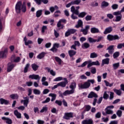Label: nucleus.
I'll return each instance as SVG.
<instances>
[{"mask_svg": "<svg viewBox=\"0 0 124 124\" xmlns=\"http://www.w3.org/2000/svg\"><path fill=\"white\" fill-rule=\"evenodd\" d=\"M31 67L33 71H36L38 70V68H39V66L35 63L31 64Z\"/></svg>", "mask_w": 124, "mask_h": 124, "instance_id": "nucleus-18", "label": "nucleus"}, {"mask_svg": "<svg viewBox=\"0 0 124 124\" xmlns=\"http://www.w3.org/2000/svg\"><path fill=\"white\" fill-rule=\"evenodd\" d=\"M111 8L113 10H116L119 8V5L118 4H113L111 5Z\"/></svg>", "mask_w": 124, "mask_h": 124, "instance_id": "nucleus-44", "label": "nucleus"}, {"mask_svg": "<svg viewBox=\"0 0 124 124\" xmlns=\"http://www.w3.org/2000/svg\"><path fill=\"white\" fill-rule=\"evenodd\" d=\"M87 15V13H86L85 12H82L79 14H78V17L79 18H84V17H85V16H86Z\"/></svg>", "mask_w": 124, "mask_h": 124, "instance_id": "nucleus-42", "label": "nucleus"}, {"mask_svg": "<svg viewBox=\"0 0 124 124\" xmlns=\"http://www.w3.org/2000/svg\"><path fill=\"white\" fill-rule=\"evenodd\" d=\"M72 3L73 5H79V4L81 3V0H75L74 1H72Z\"/></svg>", "mask_w": 124, "mask_h": 124, "instance_id": "nucleus-36", "label": "nucleus"}, {"mask_svg": "<svg viewBox=\"0 0 124 124\" xmlns=\"http://www.w3.org/2000/svg\"><path fill=\"white\" fill-rule=\"evenodd\" d=\"M68 54L69 56L71 58L72 57H73V56H75V55H76V51L73 50H69Z\"/></svg>", "mask_w": 124, "mask_h": 124, "instance_id": "nucleus-29", "label": "nucleus"}, {"mask_svg": "<svg viewBox=\"0 0 124 124\" xmlns=\"http://www.w3.org/2000/svg\"><path fill=\"white\" fill-rule=\"evenodd\" d=\"M113 92L114 93H115L117 95L120 96V95H122V90H118V89H113Z\"/></svg>", "mask_w": 124, "mask_h": 124, "instance_id": "nucleus-34", "label": "nucleus"}, {"mask_svg": "<svg viewBox=\"0 0 124 124\" xmlns=\"http://www.w3.org/2000/svg\"><path fill=\"white\" fill-rule=\"evenodd\" d=\"M29 78L30 79H32L34 80H38V83H39V80H40V77L38 75L33 74V75H30L29 77Z\"/></svg>", "mask_w": 124, "mask_h": 124, "instance_id": "nucleus-9", "label": "nucleus"}, {"mask_svg": "<svg viewBox=\"0 0 124 124\" xmlns=\"http://www.w3.org/2000/svg\"><path fill=\"white\" fill-rule=\"evenodd\" d=\"M76 31H77V30L74 29H68L67 31L65 33V37H68V36H69L70 34H73L74 33H75Z\"/></svg>", "mask_w": 124, "mask_h": 124, "instance_id": "nucleus-5", "label": "nucleus"}, {"mask_svg": "<svg viewBox=\"0 0 124 124\" xmlns=\"http://www.w3.org/2000/svg\"><path fill=\"white\" fill-rule=\"evenodd\" d=\"M38 124H44V121L41 120H38L37 122Z\"/></svg>", "mask_w": 124, "mask_h": 124, "instance_id": "nucleus-64", "label": "nucleus"}, {"mask_svg": "<svg viewBox=\"0 0 124 124\" xmlns=\"http://www.w3.org/2000/svg\"><path fill=\"white\" fill-rule=\"evenodd\" d=\"M92 18H93L92 16L88 15L85 17V19L86 21H91V20H92Z\"/></svg>", "mask_w": 124, "mask_h": 124, "instance_id": "nucleus-55", "label": "nucleus"}, {"mask_svg": "<svg viewBox=\"0 0 124 124\" xmlns=\"http://www.w3.org/2000/svg\"><path fill=\"white\" fill-rule=\"evenodd\" d=\"M93 97H95V98H97L98 96L97 94L95 93L94 92H92L88 94V98H93Z\"/></svg>", "mask_w": 124, "mask_h": 124, "instance_id": "nucleus-15", "label": "nucleus"}, {"mask_svg": "<svg viewBox=\"0 0 124 124\" xmlns=\"http://www.w3.org/2000/svg\"><path fill=\"white\" fill-rule=\"evenodd\" d=\"M55 104H57L59 106H62V102L61 100H56L55 101Z\"/></svg>", "mask_w": 124, "mask_h": 124, "instance_id": "nucleus-51", "label": "nucleus"}, {"mask_svg": "<svg viewBox=\"0 0 124 124\" xmlns=\"http://www.w3.org/2000/svg\"><path fill=\"white\" fill-rule=\"evenodd\" d=\"M82 49H88L90 48V44L88 43H84L81 45Z\"/></svg>", "mask_w": 124, "mask_h": 124, "instance_id": "nucleus-28", "label": "nucleus"}, {"mask_svg": "<svg viewBox=\"0 0 124 124\" xmlns=\"http://www.w3.org/2000/svg\"><path fill=\"white\" fill-rule=\"evenodd\" d=\"M95 118L97 119H100L101 118V112H97L95 115Z\"/></svg>", "mask_w": 124, "mask_h": 124, "instance_id": "nucleus-56", "label": "nucleus"}, {"mask_svg": "<svg viewBox=\"0 0 124 124\" xmlns=\"http://www.w3.org/2000/svg\"><path fill=\"white\" fill-rule=\"evenodd\" d=\"M29 67H30V63H28L26 65L24 68V73H27V72H28V70L29 69Z\"/></svg>", "mask_w": 124, "mask_h": 124, "instance_id": "nucleus-50", "label": "nucleus"}, {"mask_svg": "<svg viewBox=\"0 0 124 124\" xmlns=\"http://www.w3.org/2000/svg\"><path fill=\"white\" fill-rule=\"evenodd\" d=\"M91 32L92 33H99V29L95 27H93L91 29Z\"/></svg>", "mask_w": 124, "mask_h": 124, "instance_id": "nucleus-21", "label": "nucleus"}, {"mask_svg": "<svg viewBox=\"0 0 124 124\" xmlns=\"http://www.w3.org/2000/svg\"><path fill=\"white\" fill-rule=\"evenodd\" d=\"M112 67L114 70L118 69V67H120V62L113 63L112 64Z\"/></svg>", "mask_w": 124, "mask_h": 124, "instance_id": "nucleus-39", "label": "nucleus"}, {"mask_svg": "<svg viewBox=\"0 0 124 124\" xmlns=\"http://www.w3.org/2000/svg\"><path fill=\"white\" fill-rule=\"evenodd\" d=\"M14 114L16 117L17 119L22 118V114H21V113L18 112L17 110H15L14 112Z\"/></svg>", "mask_w": 124, "mask_h": 124, "instance_id": "nucleus-19", "label": "nucleus"}, {"mask_svg": "<svg viewBox=\"0 0 124 124\" xmlns=\"http://www.w3.org/2000/svg\"><path fill=\"white\" fill-rule=\"evenodd\" d=\"M77 86V84H76V82L73 81L71 83L69 88L71 89V90H66L65 91V94L67 93L68 94H73L74 93H75V89H76V87Z\"/></svg>", "mask_w": 124, "mask_h": 124, "instance_id": "nucleus-3", "label": "nucleus"}, {"mask_svg": "<svg viewBox=\"0 0 124 124\" xmlns=\"http://www.w3.org/2000/svg\"><path fill=\"white\" fill-rule=\"evenodd\" d=\"M10 97L12 98V99H18L19 98V96L18 94H13L10 95Z\"/></svg>", "mask_w": 124, "mask_h": 124, "instance_id": "nucleus-37", "label": "nucleus"}, {"mask_svg": "<svg viewBox=\"0 0 124 124\" xmlns=\"http://www.w3.org/2000/svg\"><path fill=\"white\" fill-rule=\"evenodd\" d=\"M16 65L11 63L9 62L8 63V67H7V72H10L13 69V68H14Z\"/></svg>", "mask_w": 124, "mask_h": 124, "instance_id": "nucleus-10", "label": "nucleus"}, {"mask_svg": "<svg viewBox=\"0 0 124 124\" xmlns=\"http://www.w3.org/2000/svg\"><path fill=\"white\" fill-rule=\"evenodd\" d=\"M33 93L34 94L39 95L41 94V91L37 89H33Z\"/></svg>", "mask_w": 124, "mask_h": 124, "instance_id": "nucleus-33", "label": "nucleus"}, {"mask_svg": "<svg viewBox=\"0 0 124 124\" xmlns=\"http://www.w3.org/2000/svg\"><path fill=\"white\" fill-rule=\"evenodd\" d=\"M62 80H63V78L62 77H59L56 78H55L53 81L54 82H58L59 81H62Z\"/></svg>", "mask_w": 124, "mask_h": 124, "instance_id": "nucleus-46", "label": "nucleus"}, {"mask_svg": "<svg viewBox=\"0 0 124 124\" xmlns=\"http://www.w3.org/2000/svg\"><path fill=\"white\" fill-rule=\"evenodd\" d=\"M84 108H85V110H86L87 112H89V111L91 110V108H92V107L90 105H85L84 106Z\"/></svg>", "mask_w": 124, "mask_h": 124, "instance_id": "nucleus-53", "label": "nucleus"}, {"mask_svg": "<svg viewBox=\"0 0 124 124\" xmlns=\"http://www.w3.org/2000/svg\"><path fill=\"white\" fill-rule=\"evenodd\" d=\"M8 54V48H6L3 51H0V58H2L4 59L7 56Z\"/></svg>", "mask_w": 124, "mask_h": 124, "instance_id": "nucleus-6", "label": "nucleus"}, {"mask_svg": "<svg viewBox=\"0 0 124 124\" xmlns=\"http://www.w3.org/2000/svg\"><path fill=\"white\" fill-rule=\"evenodd\" d=\"M114 47H115V46L111 45V46H109L107 48V50H108L109 54H110L111 55H112V54H113V53H114V51H115V49H114Z\"/></svg>", "mask_w": 124, "mask_h": 124, "instance_id": "nucleus-13", "label": "nucleus"}, {"mask_svg": "<svg viewBox=\"0 0 124 124\" xmlns=\"http://www.w3.org/2000/svg\"><path fill=\"white\" fill-rule=\"evenodd\" d=\"M118 124V120H114V121H111L109 124Z\"/></svg>", "mask_w": 124, "mask_h": 124, "instance_id": "nucleus-63", "label": "nucleus"}, {"mask_svg": "<svg viewBox=\"0 0 124 124\" xmlns=\"http://www.w3.org/2000/svg\"><path fill=\"white\" fill-rule=\"evenodd\" d=\"M119 56H120V52L117 51L113 54V57L114 59H117V58H118V57H119Z\"/></svg>", "mask_w": 124, "mask_h": 124, "instance_id": "nucleus-49", "label": "nucleus"}, {"mask_svg": "<svg viewBox=\"0 0 124 124\" xmlns=\"http://www.w3.org/2000/svg\"><path fill=\"white\" fill-rule=\"evenodd\" d=\"M106 113L107 114V115H113L114 113V111L113 110L110 109V108H106Z\"/></svg>", "mask_w": 124, "mask_h": 124, "instance_id": "nucleus-27", "label": "nucleus"}, {"mask_svg": "<svg viewBox=\"0 0 124 124\" xmlns=\"http://www.w3.org/2000/svg\"><path fill=\"white\" fill-rule=\"evenodd\" d=\"M33 111L34 113H37L38 114H39V108L37 107H34L33 108Z\"/></svg>", "mask_w": 124, "mask_h": 124, "instance_id": "nucleus-60", "label": "nucleus"}, {"mask_svg": "<svg viewBox=\"0 0 124 124\" xmlns=\"http://www.w3.org/2000/svg\"><path fill=\"white\" fill-rule=\"evenodd\" d=\"M109 6V2L104 0L102 2L101 4V8H104V7H108Z\"/></svg>", "mask_w": 124, "mask_h": 124, "instance_id": "nucleus-20", "label": "nucleus"}, {"mask_svg": "<svg viewBox=\"0 0 124 124\" xmlns=\"http://www.w3.org/2000/svg\"><path fill=\"white\" fill-rule=\"evenodd\" d=\"M89 30H90V25H87L85 26V29H81L80 31L82 32L84 35H87L88 32H89Z\"/></svg>", "mask_w": 124, "mask_h": 124, "instance_id": "nucleus-8", "label": "nucleus"}, {"mask_svg": "<svg viewBox=\"0 0 124 124\" xmlns=\"http://www.w3.org/2000/svg\"><path fill=\"white\" fill-rule=\"evenodd\" d=\"M123 12H124V7L120 10V11L114 12L113 13V15H114V16H118L119 14H122V13Z\"/></svg>", "mask_w": 124, "mask_h": 124, "instance_id": "nucleus-30", "label": "nucleus"}, {"mask_svg": "<svg viewBox=\"0 0 124 124\" xmlns=\"http://www.w3.org/2000/svg\"><path fill=\"white\" fill-rule=\"evenodd\" d=\"M66 85H67V83H66V82H64V81H62L61 82L58 83L59 86L62 87V88H65Z\"/></svg>", "mask_w": 124, "mask_h": 124, "instance_id": "nucleus-40", "label": "nucleus"}, {"mask_svg": "<svg viewBox=\"0 0 124 124\" xmlns=\"http://www.w3.org/2000/svg\"><path fill=\"white\" fill-rule=\"evenodd\" d=\"M88 61H85L81 65H79L78 67H85L88 64Z\"/></svg>", "mask_w": 124, "mask_h": 124, "instance_id": "nucleus-54", "label": "nucleus"}, {"mask_svg": "<svg viewBox=\"0 0 124 124\" xmlns=\"http://www.w3.org/2000/svg\"><path fill=\"white\" fill-rule=\"evenodd\" d=\"M49 96H51V101L53 102V101H54V100H56V98H57V94L53 93H50L48 94Z\"/></svg>", "mask_w": 124, "mask_h": 124, "instance_id": "nucleus-22", "label": "nucleus"}, {"mask_svg": "<svg viewBox=\"0 0 124 124\" xmlns=\"http://www.w3.org/2000/svg\"><path fill=\"white\" fill-rule=\"evenodd\" d=\"M97 57H98V55H97V53L95 52H92L90 54L91 59H95V58H97Z\"/></svg>", "mask_w": 124, "mask_h": 124, "instance_id": "nucleus-35", "label": "nucleus"}, {"mask_svg": "<svg viewBox=\"0 0 124 124\" xmlns=\"http://www.w3.org/2000/svg\"><path fill=\"white\" fill-rule=\"evenodd\" d=\"M94 83V79H88L84 84L78 85V88H80V89H89L91 87V83L93 84Z\"/></svg>", "mask_w": 124, "mask_h": 124, "instance_id": "nucleus-2", "label": "nucleus"}, {"mask_svg": "<svg viewBox=\"0 0 124 124\" xmlns=\"http://www.w3.org/2000/svg\"><path fill=\"white\" fill-rule=\"evenodd\" d=\"M47 30V26H43L42 27V33H44V32H45V31H46Z\"/></svg>", "mask_w": 124, "mask_h": 124, "instance_id": "nucleus-58", "label": "nucleus"}, {"mask_svg": "<svg viewBox=\"0 0 124 124\" xmlns=\"http://www.w3.org/2000/svg\"><path fill=\"white\" fill-rule=\"evenodd\" d=\"M62 12L61 11L57 10L56 11H55L53 14L54 17H59L60 16V14H61Z\"/></svg>", "mask_w": 124, "mask_h": 124, "instance_id": "nucleus-41", "label": "nucleus"}, {"mask_svg": "<svg viewBox=\"0 0 124 124\" xmlns=\"http://www.w3.org/2000/svg\"><path fill=\"white\" fill-rule=\"evenodd\" d=\"M108 97H109V94H107V92L105 91L103 94V99L107 100L108 99Z\"/></svg>", "mask_w": 124, "mask_h": 124, "instance_id": "nucleus-48", "label": "nucleus"}, {"mask_svg": "<svg viewBox=\"0 0 124 124\" xmlns=\"http://www.w3.org/2000/svg\"><path fill=\"white\" fill-rule=\"evenodd\" d=\"M63 118L65 120H70V119L73 118V112L65 113Z\"/></svg>", "mask_w": 124, "mask_h": 124, "instance_id": "nucleus-7", "label": "nucleus"}, {"mask_svg": "<svg viewBox=\"0 0 124 124\" xmlns=\"http://www.w3.org/2000/svg\"><path fill=\"white\" fill-rule=\"evenodd\" d=\"M1 119L3 120V121H5L6 124H12V120H11L10 118L5 117H1Z\"/></svg>", "mask_w": 124, "mask_h": 124, "instance_id": "nucleus-14", "label": "nucleus"}, {"mask_svg": "<svg viewBox=\"0 0 124 124\" xmlns=\"http://www.w3.org/2000/svg\"><path fill=\"white\" fill-rule=\"evenodd\" d=\"M48 72H50L51 75L52 76H56V72L54 71L53 70H50V69H47Z\"/></svg>", "mask_w": 124, "mask_h": 124, "instance_id": "nucleus-45", "label": "nucleus"}, {"mask_svg": "<svg viewBox=\"0 0 124 124\" xmlns=\"http://www.w3.org/2000/svg\"><path fill=\"white\" fill-rule=\"evenodd\" d=\"M109 61H110V59L109 58H106L102 60V65H103L104 64H109Z\"/></svg>", "mask_w": 124, "mask_h": 124, "instance_id": "nucleus-25", "label": "nucleus"}, {"mask_svg": "<svg viewBox=\"0 0 124 124\" xmlns=\"http://www.w3.org/2000/svg\"><path fill=\"white\" fill-rule=\"evenodd\" d=\"M88 41L90 43H94L96 42V39H94L92 37L88 38Z\"/></svg>", "mask_w": 124, "mask_h": 124, "instance_id": "nucleus-47", "label": "nucleus"}, {"mask_svg": "<svg viewBox=\"0 0 124 124\" xmlns=\"http://www.w3.org/2000/svg\"><path fill=\"white\" fill-rule=\"evenodd\" d=\"M48 111V107H43L40 110V113H44V112H47Z\"/></svg>", "mask_w": 124, "mask_h": 124, "instance_id": "nucleus-43", "label": "nucleus"}, {"mask_svg": "<svg viewBox=\"0 0 124 124\" xmlns=\"http://www.w3.org/2000/svg\"><path fill=\"white\" fill-rule=\"evenodd\" d=\"M116 114L118 117H122V115L123 114V111L121 110H118L117 112H116Z\"/></svg>", "mask_w": 124, "mask_h": 124, "instance_id": "nucleus-57", "label": "nucleus"}, {"mask_svg": "<svg viewBox=\"0 0 124 124\" xmlns=\"http://www.w3.org/2000/svg\"><path fill=\"white\" fill-rule=\"evenodd\" d=\"M50 92V90H49V89H45L43 92V94H47V93H48Z\"/></svg>", "mask_w": 124, "mask_h": 124, "instance_id": "nucleus-61", "label": "nucleus"}, {"mask_svg": "<svg viewBox=\"0 0 124 124\" xmlns=\"http://www.w3.org/2000/svg\"><path fill=\"white\" fill-rule=\"evenodd\" d=\"M50 100H51V99L49 97H47L46 98V99L42 102V103L45 104V103H48L50 102Z\"/></svg>", "mask_w": 124, "mask_h": 124, "instance_id": "nucleus-59", "label": "nucleus"}, {"mask_svg": "<svg viewBox=\"0 0 124 124\" xmlns=\"http://www.w3.org/2000/svg\"><path fill=\"white\" fill-rule=\"evenodd\" d=\"M107 39L108 41H113V40H119L120 37L118 35H113L112 34H108L107 36Z\"/></svg>", "mask_w": 124, "mask_h": 124, "instance_id": "nucleus-4", "label": "nucleus"}, {"mask_svg": "<svg viewBox=\"0 0 124 124\" xmlns=\"http://www.w3.org/2000/svg\"><path fill=\"white\" fill-rule=\"evenodd\" d=\"M45 52H42L41 53H40L37 56V59H39V60H41L42 59H43L44 57H45Z\"/></svg>", "mask_w": 124, "mask_h": 124, "instance_id": "nucleus-26", "label": "nucleus"}, {"mask_svg": "<svg viewBox=\"0 0 124 124\" xmlns=\"http://www.w3.org/2000/svg\"><path fill=\"white\" fill-rule=\"evenodd\" d=\"M116 19L115 21V22H120L121 21L122 18H123V16L122 15V14H119L117 16H116Z\"/></svg>", "mask_w": 124, "mask_h": 124, "instance_id": "nucleus-24", "label": "nucleus"}, {"mask_svg": "<svg viewBox=\"0 0 124 124\" xmlns=\"http://www.w3.org/2000/svg\"><path fill=\"white\" fill-rule=\"evenodd\" d=\"M82 124H93V120L92 118L82 121Z\"/></svg>", "mask_w": 124, "mask_h": 124, "instance_id": "nucleus-12", "label": "nucleus"}, {"mask_svg": "<svg viewBox=\"0 0 124 124\" xmlns=\"http://www.w3.org/2000/svg\"><path fill=\"white\" fill-rule=\"evenodd\" d=\"M62 23H63V24H66V19H60L58 23H57V28H61L62 26Z\"/></svg>", "mask_w": 124, "mask_h": 124, "instance_id": "nucleus-16", "label": "nucleus"}, {"mask_svg": "<svg viewBox=\"0 0 124 124\" xmlns=\"http://www.w3.org/2000/svg\"><path fill=\"white\" fill-rule=\"evenodd\" d=\"M15 9L16 13H21V11L25 13L27 11V7L26 6V2H23L22 3V1H18L17 2Z\"/></svg>", "mask_w": 124, "mask_h": 124, "instance_id": "nucleus-1", "label": "nucleus"}, {"mask_svg": "<svg viewBox=\"0 0 124 124\" xmlns=\"http://www.w3.org/2000/svg\"><path fill=\"white\" fill-rule=\"evenodd\" d=\"M0 104H5V105H7L8 103H9V101L8 100H5L2 98H0Z\"/></svg>", "mask_w": 124, "mask_h": 124, "instance_id": "nucleus-23", "label": "nucleus"}, {"mask_svg": "<svg viewBox=\"0 0 124 124\" xmlns=\"http://www.w3.org/2000/svg\"><path fill=\"white\" fill-rule=\"evenodd\" d=\"M54 59H55L56 62H58V64H59V65L62 64V59H61V58H60L59 57L55 56L54 57Z\"/></svg>", "mask_w": 124, "mask_h": 124, "instance_id": "nucleus-31", "label": "nucleus"}, {"mask_svg": "<svg viewBox=\"0 0 124 124\" xmlns=\"http://www.w3.org/2000/svg\"><path fill=\"white\" fill-rule=\"evenodd\" d=\"M43 11V10H39L36 12V16L37 18H39V17H40V16H41V15H42Z\"/></svg>", "mask_w": 124, "mask_h": 124, "instance_id": "nucleus-38", "label": "nucleus"}, {"mask_svg": "<svg viewBox=\"0 0 124 124\" xmlns=\"http://www.w3.org/2000/svg\"><path fill=\"white\" fill-rule=\"evenodd\" d=\"M71 11L72 12L73 14H75L76 15H79V10L75 9V7L73 6L71 8Z\"/></svg>", "mask_w": 124, "mask_h": 124, "instance_id": "nucleus-17", "label": "nucleus"}, {"mask_svg": "<svg viewBox=\"0 0 124 124\" xmlns=\"http://www.w3.org/2000/svg\"><path fill=\"white\" fill-rule=\"evenodd\" d=\"M24 105H25L26 107H28V104H29V98L28 97H24Z\"/></svg>", "mask_w": 124, "mask_h": 124, "instance_id": "nucleus-32", "label": "nucleus"}, {"mask_svg": "<svg viewBox=\"0 0 124 124\" xmlns=\"http://www.w3.org/2000/svg\"><path fill=\"white\" fill-rule=\"evenodd\" d=\"M123 47L124 48V43L119 44L117 46V49H122Z\"/></svg>", "mask_w": 124, "mask_h": 124, "instance_id": "nucleus-52", "label": "nucleus"}, {"mask_svg": "<svg viewBox=\"0 0 124 124\" xmlns=\"http://www.w3.org/2000/svg\"><path fill=\"white\" fill-rule=\"evenodd\" d=\"M92 63H93V65H100V63H99V62H98V61L96 62H93Z\"/></svg>", "mask_w": 124, "mask_h": 124, "instance_id": "nucleus-62", "label": "nucleus"}, {"mask_svg": "<svg viewBox=\"0 0 124 124\" xmlns=\"http://www.w3.org/2000/svg\"><path fill=\"white\" fill-rule=\"evenodd\" d=\"M113 31V28L112 27L109 26L105 30V31H104V34H108V33H111Z\"/></svg>", "mask_w": 124, "mask_h": 124, "instance_id": "nucleus-11", "label": "nucleus"}]
</instances>
